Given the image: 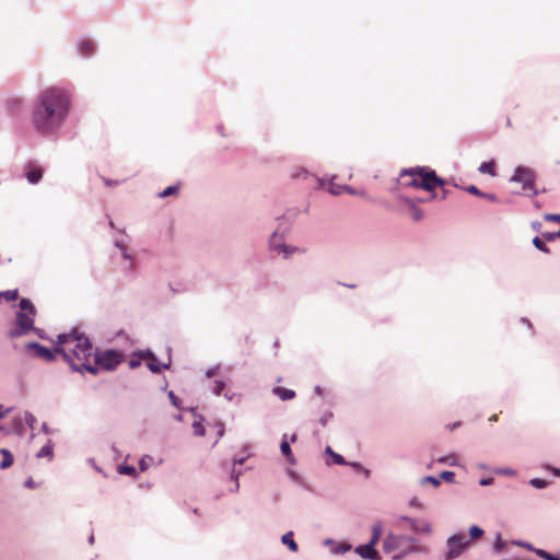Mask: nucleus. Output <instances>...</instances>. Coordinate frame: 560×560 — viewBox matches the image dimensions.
Here are the masks:
<instances>
[{
    "label": "nucleus",
    "mask_w": 560,
    "mask_h": 560,
    "mask_svg": "<svg viewBox=\"0 0 560 560\" xmlns=\"http://www.w3.org/2000/svg\"><path fill=\"white\" fill-rule=\"evenodd\" d=\"M70 94L62 88L49 86L36 97L31 122L39 133H50L65 121L70 109Z\"/></svg>",
    "instance_id": "obj_1"
},
{
    "label": "nucleus",
    "mask_w": 560,
    "mask_h": 560,
    "mask_svg": "<svg viewBox=\"0 0 560 560\" xmlns=\"http://www.w3.org/2000/svg\"><path fill=\"white\" fill-rule=\"evenodd\" d=\"M56 352L62 354L74 371H88L92 374L97 373V368L92 364L94 348L90 339L78 329L69 334L57 336Z\"/></svg>",
    "instance_id": "obj_2"
},
{
    "label": "nucleus",
    "mask_w": 560,
    "mask_h": 560,
    "mask_svg": "<svg viewBox=\"0 0 560 560\" xmlns=\"http://www.w3.org/2000/svg\"><path fill=\"white\" fill-rule=\"evenodd\" d=\"M400 176L410 177L404 185L421 188L427 191H433L436 187H443L445 184V182L436 175L435 171L429 167L405 168L401 171Z\"/></svg>",
    "instance_id": "obj_3"
},
{
    "label": "nucleus",
    "mask_w": 560,
    "mask_h": 560,
    "mask_svg": "<svg viewBox=\"0 0 560 560\" xmlns=\"http://www.w3.org/2000/svg\"><path fill=\"white\" fill-rule=\"evenodd\" d=\"M21 311L16 314L15 328L9 331L10 338H16L28 334L34 329L35 307L27 299L20 301Z\"/></svg>",
    "instance_id": "obj_4"
},
{
    "label": "nucleus",
    "mask_w": 560,
    "mask_h": 560,
    "mask_svg": "<svg viewBox=\"0 0 560 560\" xmlns=\"http://www.w3.org/2000/svg\"><path fill=\"white\" fill-rule=\"evenodd\" d=\"M124 361V354L118 350H105L102 352L94 351L92 364L97 368V371L103 369L106 371L115 370Z\"/></svg>",
    "instance_id": "obj_5"
},
{
    "label": "nucleus",
    "mask_w": 560,
    "mask_h": 560,
    "mask_svg": "<svg viewBox=\"0 0 560 560\" xmlns=\"http://www.w3.org/2000/svg\"><path fill=\"white\" fill-rule=\"evenodd\" d=\"M470 545V540L463 533L451 535L446 539V553L444 560L457 559Z\"/></svg>",
    "instance_id": "obj_6"
},
{
    "label": "nucleus",
    "mask_w": 560,
    "mask_h": 560,
    "mask_svg": "<svg viewBox=\"0 0 560 560\" xmlns=\"http://www.w3.org/2000/svg\"><path fill=\"white\" fill-rule=\"evenodd\" d=\"M535 172L526 166H517L514 174L511 176L510 182L520 183L524 190H530L533 196L538 195L535 188Z\"/></svg>",
    "instance_id": "obj_7"
},
{
    "label": "nucleus",
    "mask_w": 560,
    "mask_h": 560,
    "mask_svg": "<svg viewBox=\"0 0 560 560\" xmlns=\"http://www.w3.org/2000/svg\"><path fill=\"white\" fill-rule=\"evenodd\" d=\"M417 541L416 538L405 535L388 534L383 540V550L386 553H392L404 547L406 542Z\"/></svg>",
    "instance_id": "obj_8"
},
{
    "label": "nucleus",
    "mask_w": 560,
    "mask_h": 560,
    "mask_svg": "<svg viewBox=\"0 0 560 560\" xmlns=\"http://www.w3.org/2000/svg\"><path fill=\"white\" fill-rule=\"evenodd\" d=\"M305 178L310 182H315L318 188L327 189L331 195L337 196L349 191V187L347 185L337 183L336 176H332L328 182L308 175Z\"/></svg>",
    "instance_id": "obj_9"
},
{
    "label": "nucleus",
    "mask_w": 560,
    "mask_h": 560,
    "mask_svg": "<svg viewBox=\"0 0 560 560\" xmlns=\"http://www.w3.org/2000/svg\"><path fill=\"white\" fill-rule=\"evenodd\" d=\"M408 553H428V548L424 546H419L413 542H406L404 547L397 553L393 555V560H401Z\"/></svg>",
    "instance_id": "obj_10"
},
{
    "label": "nucleus",
    "mask_w": 560,
    "mask_h": 560,
    "mask_svg": "<svg viewBox=\"0 0 560 560\" xmlns=\"http://www.w3.org/2000/svg\"><path fill=\"white\" fill-rule=\"evenodd\" d=\"M401 520L410 524L415 534H430L432 530L430 523L425 520H417L409 516H401Z\"/></svg>",
    "instance_id": "obj_11"
},
{
    "label": "nucleus",
    "mask_w": 560,
    "mask_h": 560,
    "mask_svg": "<svg viewBox=\"0 0 560 560\" xmlns=\"http://www.w3.org/2000/svg\"><path fill=\"white\" fill-rule=\"evenodd\" d=\"M354 552L358 553L361 558L368 560H378V552L375 550L373 542H366L364 545H360L354 549Z\"/></svg>",
    "instance_id": "obj_12"
},
{
    "label": "nucleus",
    "mask_w": 560,
    "mask_h": 560,
    "mask_svg": "<svg viewBox=\"0 0 560 560\" xmlns=\"http://www.w3.org/2000/svg\"><path fill=\"white\" fill-rule=\"evenodd\" d=\"M26 178L31 184H37L43 177V168L35 162H28L25 165Z\"/></svg>",
    "instance_id": "obj_13"
},
{
    "label": "nucleus",
    "mask_w": 560,
    "mask_h": 560,
    "mask_svg": "<svg viewBox=\"0 0 560 560\" xmlns=\"http://www.w3.org/2000/svg\"><path fill=\"white\" fill-rule=\"evenodd\" d=\"M27 348L28 349H34L35 352H36V355L39 357V358H43L44 360L46 361H52L55 360V357H56V349L52 351L37 342H30L27 345Z\"/></svg>",
    "instance_id": "obj_14"
},
{
    "label": "nucleus",
    "mask_w": 560,
    "mask_h": 560,
    "mask_svg": "<svg viewBox=\"0 0 560 560\" xmlns=\"http://www.w3.org/2000/svg\"><path fill=\"white\" fill-rule=\"evenodd\" d=\"M401 200L405 202V205L409 208L411 218L415 221H420L423 219V211L420 209L417 205L418 200H415L409 197H401ZM420 202H422V199H419Z\"/></svg>",
    "instance_id": "obj_15"
},
{
    "label": "nucleus",
    "mask_w": 560,
    "mask_h": 560,
    "mask_svg": "<svg viewBox=\"0 0 560 560\" xmlns=\"http://www.w3.org/2000/svg\"><path fill=\"white\" fill-rule=\"evenodd\" d=\"M465 190L471 195H475V196H478V197H481V198H485L491 202H498L499 201V198L497 197V195L492 194V192H485V191H481L477 186L475 185H469L467 187H465Z\"/></svg>",
    "instance_id": "obj_16"
},
{
    "label": "nucleus",
    "mask_w": 560,
    "mask_h": 560,
    "mask_svg": "<svg viewBox=\"0 0 560 560\" xmlns=\"http://www.w3.org/2000/svg\"><path fill=\"white\" fill-rule=\"evenodd\" d=\"M273 394L282 400H290L295 397V392L284 387L277 386L272 389Z\"/></svg>",
    "instance_id": "obj_17"
},
{
    "label": "nucleus",
    "mask_w": 560,
    "mask_h": 560,
    "mask_svg": "<svg viewBox=\"0 0 560 560\" xmlns=\"http://www.w3.org/2000/svg\"><path fill=\"white\" fill-rule=\"evenodd\" d=\"M326 454L329 458H327V464H335V465H345L346 462L343 457L337 453H335L329 446L326 448Z\"/></svg>",
    "instance_id": "obj_18"
},
{
    "label": "nucleus",
    "mask_w": 560,
    "mask_h": 560,
    "mask_svg": "<svg viewBox=\"0 0 560 560\" xmlns=\"http://www.w3.org/2000/svg\"><path fill=\"white\" fill-rule=\"evenodd\" d=\"M281 541L283 545L288 546L291 551L296 552L299 550L298 544L293 539V532L285 533L282 536Z\"/></svg>",
    "instance_id": "obj_19"
},
{
    "label": "nucleus",
    "mask_w": 560,
    "mask_h": 560,
    "mask_svg": "<svg viewBox=\"0 0 560 560\" xmlns=\"http://www.w3.org/2000/svg\"><path fill=\"white\" fill-rule=\"evenodd\" d=\"M478 171L481 174H488L490 176L495 175V164L493 161L482 162L480 166L478 167Z\"/></svg>",
    "instance_id": "obj_20"
},
{
    "label": "nucleus",
    "mask_w": 560,
    "mask_h": 560,
    "mask_svg": "<svg viewBox=\"0 0 560 560\" xmlns=\"http://www.w3.org/2000/svg\"><path fill=\"white\" fill-rule=\"evenodd\" d=\"M1 454H2V460L0 463V468L5 469V468H9L10 466H12L13 455L8 450H4V448L1 450Z\"/></svg>",
    "instance_id": "obj_21"
},
{
    "label": "nucleus",
    "mask_w": 560,
    "mask_h": 560,
    "mask_svg": "<svg viewBox=\"0 0 560 560\" xmlns=\"http://www.w3.org/2000/svg\"><path fill=\"white\" fill-rule=\"evenodd\" d=\"M512 544L515 546L522 547L528 551H532L537 556H538L539 551H546L545 549L535 548L530 542L525 541V540H512Z\"/></svg>",
    "instance_id": "obj_22"
},
{
    "label": "nucleus",
    "mask_w": 560,
    "mask_h": 560,
    "mask_svg": "<svg viewBox=\"0 0 560 560\" xmlns=\"http://www.w3.org/2000/svg\"><path fill=\"white\" fill-rule=\"evenodd\" d=\"M533 245L535 246L536 249H538L539 252L541 253H545V254H549L550 253V249L549 247L545 244V240L539 236H535L532 241Z\"/></svg>",
    "instance_id": "obj_23"
},
{
    "label": "nucleus",
    "mask_w": 560,
    "mask_h": 560,
    "mask_svg": "<svg viewBox=\"0 0 560 560\" xmlns=\"http://www.w3.org/2000/svg\"><path fill=\"white\" fill-rule=\"evenodd\" d=\"M79 49L83 56H90L94 51V44L91 40H83L79 45Z\"/></svg>",
    "instance_id": "obj_24"
},
{
    "label": "nucleus",
    "mask_w": 560,
    "mask_h": 560,
    "mask_svg": "<svg viewBox=\"0 0 560 560\" xmlns=\"http://www.w3.org/2000/svg\"><path fill=\"white\" fill-rule=\"evenodd\" d=\"M508 546V542L504 541L502 539V536L500 533L497 534L495 536V540L493 542V550L497 552V553H501L504 551V549L506 548Z\"/></svg>",
    "instance_id": "obj_25"
},
{
    "label": "nucleus",
    "mask_w": 560,
    "mask_h": 560,
    "mask_svg": "<svg viewBox=\"0 0 560 560\" xmlns=\"http://www.w3.org/2000/svg\"><path fill=\"white\" fill-rule=\"evenodd\" d=\"M326 544H332V552L336 553V555H340V553H345L347 552L348 550H350V545L348 544H335L332 542L331 540H327Z\"/></svg>",
    "instance_id": "obj_26"
},
{
    "label": "nucleus",
    "mask_w": 560,
    "mask_h": 560,
    "mask_svg": "<svg viewBox=\"0 0 560 560\" xmlns=\"http://www.w3.org/2000/svg\"><path fill=\"white\" fill-rule=\"evenodd\" d=\"M280 450H281V453L287 457V459L289 462L293 463L292 452H291V447H290L288 441L282 440V442L280 444Z\"/></svg>",
    "instance_id": "obj_27"
},
{
    "label": "nucleus",
    "mask_w": 560,
    "mask_h": 560,
    "mask_svg": "<svg viewBox=\"0 0 560 560\" xmlns=\"http://www.w3.org/2000/svg\"><path fill=\"white\" fill-rule=\"evenodd\" d=\"M178 190H179V186L178 185L168 186L163 191H161L159 194V197L165 198V197H168V196H175V195H177Z\"/></svg>",
    "instance_id": "obj_28"
},
{
    "label": "nucleus",
    "mask_w": 560,
    "mask_h": 560,
    "mask_svg": "<svg viewBox=\"0 0 560 560\" xmlns=\"http://www.w3.org/2000/svg\"><path fill=\"white\" fill-rule=\"evenodd\" d=\"M529 485L536 489H545L546 487H548L549 481L541 478H532L529 480Z\"/></svg>",
    "instance_id": "obj_29"
},
{
    "label": "nucleus",
    "mask_w": 560,
    "mask_h": 560,
    "mask_svg": "<svg viewBox=\"0 0 560 560\" xmlns=\"http://www.w3.org/2000/svg\"><path fill=\"white\" fill-rule=\"evenodd\" d=\"M352 471H355L357 474H361L365 479L370 476V470L362 467L359 463L352 462L351 464Z\"/></svg>",
    "instance_id": "obj_30"
},
{
    "label": "nucleus",
    "mask_w": 560,
    "mask_h": 560,
    "mask_svg": "<svg viewBox=\"0 0 560 560\" xmlns=\"http://www.w3.org/2000/svg\"><path fill=\"white\" fill-rule=\"evenodd\" d=\"M420 483L422 486L427 485V483H430L432 485L433 487H439L441 485V480L440 478H436L434 476H425L421 479Z\"/></svg>",
    "instance_id": "obj_31"
},
{
    "label": "nucleus",
    "mask_w": 560,
    "mask_h": 560,
    "mask_svg": "<svg viewBox=\"0 0 560 560\" xmlns=\"http://www.w3.org/2000/svg\"><path fill=\"white\" fill-rule=\"evenodd\" d=\"M483 529L479 527L478 525H472L469 528V537L470 539L480 538L483 535Z\"/></svg>",
    "instance_id": "obj_32"
},
{
    "label": "nucleus",
    "mask_w": 560,
    "mask_h": 560,
    "mask_svg": "<svg viewBox=\"0 0 560 560\" xmlns=\"http://www.w3.org/2000/svg\"><path fill=\"white\" fill-rule=\"evenodd\" d=\"M37 457H48L49 459H51L52 457V446L47 444L45 446H43L39 452L37 453Z\"/></svg>",
    "instance_id": "obj_33"
},
{
    "label": "nucleus",
    "mask_w": 560,
    "mask_h": 560,
    "mask_svg": "<svg viewBox=\"0 0 560 560\" xmlns=\"http://www.w3.org/2000/svg\"><path fill=\"white\" fill-rule=\"evenodd\" d=\"M118 472L121 474V475L135 476L137 471H136V468L133 466L120 465L118 467Z\"/></svg>",
    "instance_id": "obj_34"
},
{
    "label": "nucleus",
    "mask_w": 560,
    "mask_h": 560,
    "mask_svg": "<svg viewBox=\"0 0 560 560\" xmlns=\"http://www.w3.org/2000/svg\"><path fill=\"white\" fill-rule=\"evenodd\" d=\"M148 368L150 369V371H152L153 373H160L162 371V369H166L167 365L164 364V365H161L159 362H156L155 359H153L149 364H148Z\"/></svg>",
    "instance_id": "obj_35"
},
{
    "label": "nucleus",
    "mask_w": 560,
    "mask_h": 560,
    "mask_svg": "<svg viewBox=\"0 0 560 560\" xmlns=\"http://www.w3.org/2000/svg\"><path fill=\"white\" fill-rule=\"evenodd\" d=\"M380 537H381V526L377 524V525L373 526V534H372V537L369 540V542H373V546L375 547L376 542L380 540Z\"/></svg>",
    "instance_id": "obj_36"
},
{
    "label": "nucleus",
    "mask_w": 560,
    "mask_h": 560,
    "mask_svg": "<svg viewBox=\"0 0 560 560\" xmlns=\"http://www.w3.org/2000/svg\"><path fill=\"white\" fill-rule=\"evenodd\" d=\"M272 247L275 250H277L278 253H283L284 256L287 257L289 254L293 253L294 250H296V248H292V249H289L288 246L285 245H275V243H272Z\"/></svg>",
    "instance_id": "obj_37"
},
{
    "label": "nucleus",
    "mask_w": 560,
    "mask_h": 560,
    "mask_svg": "<svg viewBox=\"0 0 560 560\" xmlns=\"http://www.w3.org/2000/svg\"><path fill=\"white\" fill-rule=\"evenodd\" d=\"M542 238L546 242H553L556 238H560V230L558 232H545Z\"/></svg>",
    "instance_id": "obj_38"
},
{
    "label": "nucleus",
    "mask_w": 560,
    "mask_h": 560,
    "mask_svg": "<svg viewBox=\"0 0 560 560\" xmlns=\"http://www.w3.org/2000/svg\"><path fill=\"white\" fill-rule=\"evenodd\" d=\"M440 479H443L447 482H453L455 479V472L451 470H444L441 472Z\"/></svg>",
    "instance_id": "obj_39"
},
{
    "label": "nucleus",
    "mask_w": 560,
    "mask_h": 560,
    "mask_svg": "<svg viewBox=\"0 0 560 560\" xmlns=\"http://www.w3.org/2000/svg\"><path fill=\"white\" fill-rule=\"evenodd\" d=\"M538 557L544 559V560H560L559 556L550 553L547 550L546 551H539L538 552Z\"/></svg>",
    "instance_id": "obj_40"
},
{
    "label": "nucleus",
    "mask_w": 560,
    "mask_h": 560,
    "mask_svg": "<svg viewBox=\"0 0 560 560\" xmlns=\"http://www.w3.org/2000/svg\"><path fill=\"white\" fill-rule=\"evenodd\" d=\"M541 468L547 471H550L555 477H560V468L552 467L549 464L541 465Z\"/></svg>",
    "instance_id": "obj_41"
},
{
    "label": "nucleus",
    "mask_w": 560,
    "mask_h": 560,
    "mask_svg": "<svg viewBox=\"0 0 560 560\" xmlns=\"http://www.w3.org/2000/svg\"><path fill=\"white\" fill-rule=\"evenodd\" d=\"M544 219L549 222L560 223V214L547 213L544 215Z\"/></svg>",
    "instance_id": "obj_42"
},
{
    "label": "nucleus",
    "mask_w": 560,
    "mask_h": 560,
    "mask_svg": "<svg viewBox=\"0 0 560 560\" xmlns=\"http://www.w3.org/2000/svg\"><path fill=\"white\" fill-rule=\"evenodd\" d=\"M192 427H194V431L197 435H200V436L205 435V428L201 423L195 422Z\"/></svg>",
    "instance_id": "obj_43"
},
{
    "label": "nucleus",
    "mask_w": 560,
    "mask_h": 560,
    "mask_svg": "<svg viewBox=\"0 0 560 560\" xmlns=\"http://www.w3.org/2000/svg\"><path fill=\"white\" fill-rule=\"evenodd\" d=\"M438 463H441V464H448L451 466H454L455 465V459L453 456L451 457H441L438 459Z\"/></svg>",
    "instance_id": "obj_44"
},
{
    "label": "nucleus",
    "mask_w": 560,
    "mask_h": 560,
    "mask_svg": "<svg viewBox=\"0 0 560 560\" xmlns=\"http://www.w3.org/2000/svg\"><path fill=\"white\" fill-rule=\"evenodd\" d=\"M409 505L417 508L419 510L422 509V503L420 502V500L417 497H413L409 500Z\"/></svg>",
    "instance_id": "obj_45"
},
{
    "label": "nucleus",
    "mask_w": 560,
    "mask_h": 560,
    "mask_svg": "<svg viewBox=\"0 0 560 560\" xmlns=\"http://www.w3.org/2000/svg\"><path fill=\"white\" fill-rule=\"evenodd\" d=\"M4 296L8 301H14L18 299V291L14 290V291H7L4 293Z\"/></svg>",
    "instance_id": "obj_46"
},
{
    "label": "nucleus",
    "mask_w": 560,
    "mask_h": 560,
    "mask_svg": "<svg viewBox=\"0 0 560 560\" xmlns=\"http://www.w3.org/2000/svg\"><path fill=\"white\" fill-rule=\"evenodd\" d=\"M497 472L504 476H514L516 474L515 470L511 468H501L497 470Z\"/></svg>",
    "instance_id": "obj_47"
},
{
    "label": "nucleus",
    "mask_w": 560,
    "mask_h": 560,
    "mask_svg": "<svg viewBox=\"0 0 560 560\" xmlns=\"http://www.w3.org/2000/svg\"><path fill=\"white\" fill-rule=\"evenodd\" d=\"M493 481H494V479H493V478H491V477H489V478H481V479L479 480V485H480V486H482V487H485V486H490V485H492V483H493Z\"/></svg>",
    "instance_id": "obj_48"
},
{
    "label": "nucleus",
    "mask_w": 560,
    "mask_h": 560,
    "mask_svg": "<svg viewBox=\"0 0 560 560\" xmlns=\"http://www.w3.org/2000/svg\"><path fill=\"white\" fill-rule=\"evenodd\" d=\"M104 183L106 186L110 187L113 185H118L119 182L118 180H112V179H108V178H103Z\"/></svg>",
    "instance_id": "obj_49"
},
{
    "label": "nucleus",
    "mask_w": 560,
    "mask_h": 560,
    "mask_svg": "<svg viewBox=\"0 0 560 560\" xmlns=\"http://www.w3.org/2000/svg\"><path fill=\"white\" fill-rule=\"evenodd\" d=\"M223 386H224V385H223V383H222V382L217 383V385H215V387H214V393H215V395H220V394H221V390H222Z\"/></svg>",
    "instance_id": "obj_50"
},
{
    "label": "nucleus",
    "mask_w": 560,
    "mask_h": 560,
    "mask_svg": "<svg viewBox=\"0 0 560 560\" xmlns=\"http://www.w3.org/2000/svg\"><path fill=\"white\" fill-rule=\"evenodd\" d=\"M25 487L30 488V489H33L35 488V481L33 480V478H28L26 481H25Z\"/></svg>",
    "instance_id": "obj_51"
},
{
    "label": "nucleus",
    "mask_w": 560,
    "mask_h": 560,
    "mask_svg": "<svg viewBox=\"0 0 560 560\" xmlns=\"http://www.w3.org/2000/svg\"><path fill=\"white\" fill-rule=\"evenodd\" d=\"M532 228H533V230H535L536 232H539V231H540V229H541V223H540V222H538V221H534V222H532Z\"/></svg>",
    "instance_id": "obj_52"
},
{
    "label": "nucleus",
    "mask_w": 560,
    "mask_h": 560,
    "mask_svg": "<svg viewBox=\"0 0 560 560\" xmlns=\"http://www.w3.org/2000/svg\"><path fill=\"white\" fill-rule=\"evenodd\" d=\"M521 322L526 324L528 328H530V329L533 328L532 323L526 317H522Z\"/></svg>",
    "instance_id": "obj_53"
},
{
    "label": "nucleus",
    "mask_w": 560,
    "mask_h": 560,
    "mask_svg": "<svg viewBox=\"0 0 560 560\" xmlns=\"http://www.w3.org/2000/svg\"><path fill=\"white\" fill-rule=\"evenodd\" d=\"M139 364H140L139 361H133V360H131L129 363L130 368H132V369L137 368Z\"/></svg>",
    "instance_id": "obj_54"
},
{
    "label": "nucleus",
    "mask_w": 560,
    "mask_h": 560,
    "mask_svg": "<svg viewBox=\"0 0 560 560\" xmlns=\"http://www.w3.org/2000/svg\"><path fill=\"white\" fill-rule=\"evenodd\" d=\"M238 474H240V472H236V471H235V468H233V470H232V475H233V477H234V479H235V481H236V487H238V483H237Z\"/></svg>",
    "instance_id": "obj_55"
},
{
    "label": "nucleus",
    "mask_w": 560,
    "mask_h": 560,
    "mask_svg": "<svg viewBox=\"0 0 560 560\" xmlns=\"http://www.w3.org/2000/svg\"><path fill=\"white\" fill-rule=\"evenodd\" d=\"M460 424H462L460 422H454L453 424H450V425H448V428H450L451 430H454V429H456V428L460 427Z\"/></svg>",
    "instance_id": "obj_56"
},
{
    "label": "nucleus",
    "mask_w": 560,
    "mask_h": 560,
    "mask_svg": "<svg viewBox=\"0 0 560 560\" xmlns=\"http://www.w3.org/2000/svg\"><path fill=\"white\" fill-rule=\"evenodd\" d=\"M170 397H171V399H172V402H173L175 406H177L176 397H175V395H174L172 392L170 393Z\"/></svg>",
    "instance_id": "obj_57"
},
{
    "label": "nucleus",
    "mask_w": 560,
    "mask_h": 560,
    "mask_svg": "<svg viewBox=\"0 0 560 560\" xmlns=\"http://www.w3.org/2000/svg\"><path fill=\"white\" fill-rule=\"evenodd\" d=\"M140 468H141V470L145 469V463L143 459L140 460Z\"/></svg>",
    "instance_id": "obj_58"
},
{
    "label": "nucleus",
    "mask_w": 560,
    "mask_h": 560,
    "mask_svg": "<svg viewBox=\"0 0 560 560\" xmlns=\"http://www.w3.org/2000/svg\"><path fill=\"white\" fill-rule=\"evenodd\" d=\"M498 420V416L497 415H492L490 418H489V421H497Z\"/></svg>",
    "instance_id": "obj_59"
},
{
    "label": "nucleus",
    "mask_w": 560,
    "mask_h": 560,
    "mask_svg": "<svg viewBox=\"0 0 560 560\" xmlns=\"http://www.w3.org/2000/svg\"><path fill=\"white\" fill-rule=\"evenodd\" d=\"M4 417V412L2 410V406H0V419H2Z\"/></svg>",
    "instance_id": "obj_60"
},
{
    "label": "nucleus",
    "mask_w": 560,
    "mask_h": 560,
    "mask_svg": "<svg viewBox=\"0 0 560 560\" xmlns=\"http://www.w3.org/2000/svg\"><path fill=\"white\" fill-rule=\"evenodd\" d=\"M295 440H296V435H295V434H293V435L291 436V441H292V442H294Z\"/></svg>",
    "instance_id": "obj_61"
},
{
    "label": "nucleus",
    "mask_w": 560,
    "mask_h": 560,
    "mask_svg": "<svg viewBox=\"0 0 560 560\" xmlns=\"http://www.w3.org/2000/svg\"><path fill=\"white\" fill-rule=\"evenodd\" d=\"M243 462H244V459H240V460L237 462V464H240V465H241V464H243Z\"/></svg>",
    "instance_id": "obj_62"
}]
</instances>
